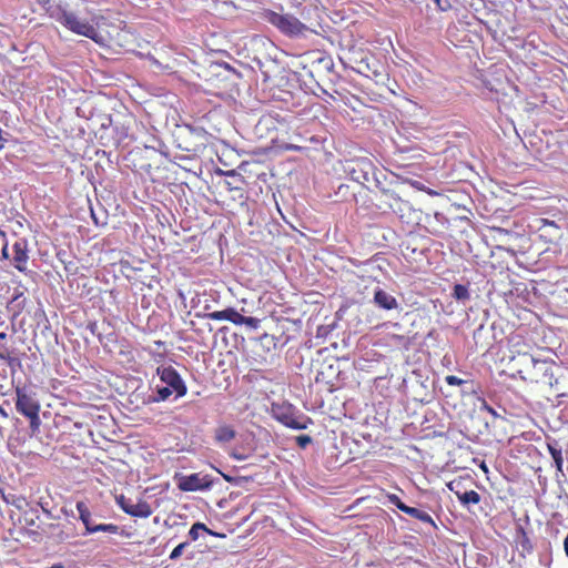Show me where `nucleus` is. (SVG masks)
Segmentation results:
<instances>
[{"label": "nucleus", "mask_w": 568, "mask_h": 568, "mask_svg": "<svg viewBox=\"0 0 568 568\" xmlns=\"http://www.w3.org/2000/svg\"><path fill=\"white\" fill-rule=\"evenodd\" d=\"M52 568H61V566H54V567H52Z\"/></svg>", "instance_id": "79ce46f5"}, {"label": "nucleus", "mask_w": 568, "mask_h": 568, "mask_svg": "<svg viewBox=\"0 0 568 568\" xmlns=\"http://www.w3.org/2000/svg\"><path fill=\"white\" fill-rule=\"evenodd\" d=\"M373 303L385 311H393L397 308V301L395 297L381 288H377V291L373 293Z\"/></svg>", "instance_id": "4468645a"}, {"label": "nucleus", "mask_w": 568, "mask_h": 568, "mask_svg": "<svg viewBox=\"0 0 568 568\" xmlns=\"http://www.w3.org/2000/svg\"><path fill=\"white\" fill-rule=\"evenodd\" d=\"M224 480H226V481H229V483H230V481H231V478H230L229 476L224 475Z\"/></svg>", "instance_id": "58836bf2"}, {"label": "nucleus", "mask_w": 568, "mask_h": 568, "mask_svg": "<svg viewBox=\"0 0 568 568\" xmlns=\"http://www.w3.org/2000/svg\"><path fill=\"white\" fill-rule=\"evenodd\" d=\"M156 375L160 377L165 386L173 388L175 392V398H182L187 393V387L180 377L179 372L171 366H160L156 368Z\"/></svg>", "instance_id": "423d86ee"}, {"label": "nucleus", "mask_w": 568, "mask_h": 568, "mask_svg": "<svg viewBox=\"0 0 568 568\" xmlns=\"http://www.w3.org/2000/svg\"><path fill=\"white\" fill-rule=\"evenodd\" d=\"M205 316H207V318L211 320V321H224L225 308L222 310V311L212 312V313H210V314H207Z\"/></svg>", "instance_id": "c85d7f7f"}, {"label": "nucleus", "mask_w": 568, "mask_h": 568, "mask_svg": "<svg viewBox=\"0 0 568 568\" xmlns=\"http://www.w3.org/2000/svg\"><path fill=\"white\" fill-rule=\"evenodd\" d=\"M21 415H23V417H26V418H29L30 430H32V433H36L39 430V427H40L39 414H21Z\"/></svg>", "instance_id": "5701e85b"}, {"label": "nucleus", "mask_w": 568, "mask_h": 568, "mask_svg": "<svg viewBox=\"0 0 568 568\" xmlns=\"http://www.w3.org/2000/svg\"><path fill=\"white\" fill-rule=\"evenodd\" d=\"M116 505L120 507L121 511L132 517L146 519L152 515V508H150L149 503L144 500H139L133 504L131 499L124 497V495H119L116 496Z\"/></svg>", "instance_id": "6e6552de"}, {"label": "nucleus", "mask_w": 568, "mask_h": 568, "mask_svg": "<svg viewBox=\"0 0 568 568\" xmlns=\"http://www.w3.org/2000/svg\"><path fill=\"white\" fill-rule=\"evenodd\" d=\"M4 326H6V323L3 322V320H1V316H0V329H1L2 327H4Z\"/></svg>", "instance_id": "4c0bfd02"}, {"label": "nucleus", "mask_w": 568, "mask_h": 568, "mask_svg": "<svg viewBox=\"0 0 568 568\" xmlns=\"http://www.w3.org/2000/svg\"><path fill=\"white\" fill-rule=\"evenodd\" d=\"M414 186H415V189L425 187V186L420 185L418 182H414Z\"/></svg>", "instance_id": "e433bc0d"}, {"label": "nucleus", "mask_w": 568, "mask_h": 568, "mask_svg": "<svg viewBox=\"0 0 568 568\" xmlns=\"http://www.w3.org/2000/svg\"><path fill=\"white\" fill-rule=\"evenodd\" d=\"M387 501H389L390 505L396 507L397 509H404V508H410L412 506H407L404 504L400 498L397 497L395 494L387 495Z\"/></svg>", "instance_id": "a878e982"}, {"label": "nucleus", "mask_w": 568, "mask_h": 568, "mask_svg": "<svg viewBox=\"0 0 568 568\" xmlns=\"http://www.w3.org/2000/svg\"><path fill=\"white\" fill-rule=\"evenodd\" d=\"M547 449L548 454H550L551 459H554L555 463V469L559 471L560 474L564 473L561 467L564 466V456H561V449L556 446V443H547Z\"/></svg>", "instance_id": "f3484780"}, {"label": "nucleus", "mask_w": 568, "mask_h": 568, "mask_svg": "<svg viewBox=\"0 0 568 568\" xmlns=\"http://www.w3.org/2000/svg\"><path fill=\"white\" fill-rule=\"evenodd\" d=\"M296 442H298L300 447H305L307 444L312 442L308 435H300L296 437Z\"/></svg>", "instance_id": "c756f323"}, {"label": "nucleus", "mask_w": 568, "mask_h": 568, "mask_svg": "<svg viewBox=\"0 0 568 568\" xmlns=\"http://www.w3.org/2000/svg\"><path fill=\"white\" fill-rule=\"evenodd\" d=\"M224 321L231 322L232 324L239 326L246 325L248 328L254 329H256L261 323L258 318L253 316H243L232 307L226 308V317H224Z\"/></svg>", "instance_id": "ddd939ff"}, {"label": "nucleus", "mask_w": 568, "mask_h": 568, "mask_svg": "<svg viewBox=\"0 0 568 568\" xmlns=\"http://www.w3.org/2000/svg\"><path fill=\"white\" fill-rule=\"evenodd\" d=\"M452 297L457 301H467L469 300V290L463 284H456L454 285V290H452Z\"/></svg>", "instance_id": "aec40b11"}, {"label": "nucleus", "mask_w": 568, "mask_h": 568, "mask_svg": "<svg viewBox=\"0 0 568 568\" xmlns=\"http://www.w3.org/2000/svg\"><path fill=\"white\" fill-rule=\"evenodd\" d=\"M14 394H17V402H14V406H17L18 414H20V415L39 414L40 404L33 397V395L29 394L22 387L14 388Z\"/></svg>", "instance_id": "1a4fd4ad"}, {"label": "nucleus", "mask_w": 568, "mask_h": 568, "mask_svg": "<svg viewBox=\"0 0 568 568\" xmlns=\"http://www.w3.org/2000/svg\"><path fill=\"white\" fill-rule=\"evenodd\" d=\"M262 18L284 36L298 37L306 31V26L294 16L280 14L271 9H265L262 12Z\"/></svg>", "instance_id": "f03ea898"}, {"label": "nucleus", "mask_w": 568, "mask_h": 568, "mask_svg": "<svg viewBox=\"0 0 568 568\" xmlns=\"http://www.w3.org/2000/svg\"><path fill=\"white\" fill-rule=\"evenodd\" d=\"M481 469H484V471L486 473V466H485V464H481Z\"/></svg>", "instance_id": "a19ab883"}, {"label": "nucleus", "mask_w": 568, "mask_h": 568, "mask_svg": "<svg viewBox=\"0 0 568 568\" xmlns=\"http://www.w3.org/2000/svg\"><path fill=\"white\" fill-rule=\"evenodd\" d=\"M75 510L79 514V520L83 523L84 529H87V534L94 532H110L118 534L119 527L113 524H92L91 523V513L88 509V506L83 501L75 503Z\"/></svg>", "instance_id": "0eeeda50"}, {"label": "nucleus", "mask_w": 568, "mask_h": 568, "mask_svg": "<svg viewBox=\"0 0 568 568\" xmlns=\"http://www.w3.org/2000/svg\"><path fill=\"white\" fill-rule=\"evenodd\" d=\"M564 552H566V556L568 557V535L566 536V539H564Z\"/></svg>", "instance_id": "72a5a7b5"}, {"label": "nucleus", "mask_w": 568, "mask_h": 568, "mask_svg": "<svg viewBox=\"0 0 568 568\" xmlns=\"http://www.w3.org/2000/svg\"><path fill=\"white\" fill-rule=\"evenodd\" d=\"M200 531H205L207 534H212L206 526L202 523H195L191 526L190 531H187V536H190L191 541H196L200 537Z\"/></svg>", "instance_id": "412c9836"}, {"label": "nucleus", "mask_w": 568, "mask_h": 568, "mask_svg": "<svg viewBox=\"0 0 568 568\" xmlns=\"http://www.w3.org/2000/svg\"><path fill=\"white\" fill-rule=\"evenodd\" d=\"M399 511L404 513L405 515H407L409 517H413V518L419 520L423 524H428L433 527H436V524H434V519H432L430 515L416 508V507L399 509Z\"/></svg>", "instance_id": "2eb2a0df"}, {"label": "nucleus", "mask_w": 568, "mask_h": 568, "mask_svg": "<svg viewBox=\"0 0 568 568\" xmlns=\"http://www.w3.org/2000/svg\"><path fill=\"white\" fill-rule=\"evenodd\" d=\"M0 361L8 364L9 367H12L16 363H18V358L12 355V351H10L9 347L2 343H0Z\"/></svg>", "instance_id": "6ab92c4d"}, {"label": "nucleus", "mask_w": 568, "mask_h": 568, "mask_svg": "<svg viewBox=\"0 0 568 568\" xmlns=\"http://www.w3.org/2000/svg\"><path fill=\"white\" fill-rule=\"evenodd\" d=\"M447 488L448 490L452 491V494L454 495H459V494H466L468 493L469 490H464L462 488V481L460 479H454L452 480L450 483L447 484Z\"/></svg>", "instance_id": "b1692460"}, {"label": "nucleus", "mask_w": 568, "mask_h": 568, "mask_svg": "<svg viewBox=\"0 0 568 568\" xmlns=\"http://www.w3.org/2000/svg\"><path fill=\"white\" fill-rule=\"evenodd\" d=\"M381 204L378 209L382 211H390L403 217L404 213L409 211V203L400 197L397 189H381Z\"/></svg>", "instance_id": "39448f33"}, {"label": "nucleus", "mask_w": 568, "mask_h": 568, "mask_svg": "<svg viewBox=\"0 0 568 568\" xmlns=\"http://www.w3.org/2000/svg\"><path fill=\"white\" fill-rule=\"evenodd\" d=\"M387 501H389L390 505L396 507L397 509H404V508H410L412 506H407L404 504L400 498L397 497L395 494L387 495Z\"/></svg>", "instance_id": "393cba45"}, {"label": "nucleus", "mask_w": 568, "mask_h": 568, "mask_svg": "<svg viewBox=\"0 0 568 568\" xmlns=\"http://www.w3.org/2000/svg\"><path fill=\"white\" fill-rule=\"evenodd\" d=\"M172 394H175L172 387H156V395H154L153 402H165Z\"/></svg>", "instance_id": "4be33fe9"}, {"label": "nucleus", "mask_w": 568, "mask_h": 568, "mask_svg": "<svg viewBox=\"0 0 568 568\" xmlns=\"http://www.w3.org/2000/svg\"><path fill=\"white\" fill-rule=\"evenodd\" d=\"M7 333L4 331H0V341H6Z\"/></svg>", "instance_id": "c9c22d12"}, {"label": "nucleus", "mask_w": 568, "mask_h": 568, "mask_svg": "<svg viewBox=\"0 0 568 568\" xmlns=\"http://www.w3.org/2000/svg\"><path fill=\"white\" fill-rule=\"evenodd\" d=\"M58 22L65 27L67 30L78 36H83L92 40L97 39V28L88 22V20L79 19L71 12L63 11L62 14L58 16Z\"/></svg>", "instance_id": "20e7f679"}, {"label": "nucleus", "mask_w": 568, "mask_h": 568, "mask_svg": "<svg viewBox=\"0 0 568 568\" xmlns=\"http://www.w3.org/2000/svg\"><path fill=\"white\" fill-rule=\"evenodd\" d=\"M456 498L464 507L478 505L479 501H481V497H479V494L476 490H468L466 493L456 495Z\"/></svg>", "instance_id": "a211bd4d"}, {"label": "nucleus", "mask_w": 568, "mask_h": 568, "mask_svg": "<svg viewBox=\"0 0 568 568\" xmlns=\"http://www.w3.org/2000/svg\"><path fill=\"white\" fill-rule=\"evenodd\" d=\"M187 546H189L187 541H183V542L179 544L178 547H175L174 550H172L171 556H169V558H171V560L179 559V557L182 556L183 549L187 548Z\"/></svg>", "instance_id": "bb28decb"}, {"label": "nucleus", "mask_w": 568, "mask_h": 568, "mask_svg": "<svg viewBox=\"0 0 568 568\" xmlns=\"http://www.w3.org/2000/svg\"><path fill=\"white\" fill-rule=\"evenodd\" d=\"M0 236L6 237L3 232H0ZM2 241H4V244H2V248H0V254H2V257H4V260H9V248H7L6 239H2Z\"/></svg>", "instance_id": "7c9ffc66"}, {"label": "nucleus", "mask_w": 568, "mask_h": 568, "mask_svg": "<svg viewBox=\"0 0 568 568\" xmlns=\"http://www.w3.org/2000/svg\"><path fill=\"white\" fill-rule=\"evenodd\" d=\"M373 170V163L367 159H357L351 162L347 174L351 180L357 182L359 185H364L369 182V173Z\"/></svg>", "instance_id": "9d476101"}, {"label": "nucleus", "mask_w": 568, "mask_h": 568, "mask_svg": "<svg viewBox=\"0 0 568 568\" xmlns=\"http://www.w3.org/2000/svg\"><path fill=\"white\" fill-rule=\"evenodd\" d=\"M14 270L20 273H27L28 264V242L21 237L13 243V256H11Z\"/></svg>", "instance_id": "f8f14e48"}, {"label": "nucleus", "mask_w": 568, "mask_h": 568, "mask_svg": "<svg viewBox=\"0 0 568 568\" xmlns=\"http://www.w3.org/2000/svg\"><path fill=\"white\" fill-rule=\"evenodd\" d=\"M272 416L280 424L295 430H303L310 422L308 417L296 412V408L287 403L272 404Z\"/></svg>", "instance_id": "7ed1b4c3"}, {"label": "nucleus", "mask_w": 568, "mask_h": 568, "mask_svg": "<svg viewBox=\"0 0 568 568\" xmlns=\"http://www.w3.org/2000/svg\"><path fill=\"white\" fill-rule=\"evenodd\" d=\"M234 436H236V433L231 426L224 425L215 428L214 438L215 442L220 444H226L232 442L234 439Z\"/></svg>", "instance_id": "dca6fc26"}, {"label": "nucleus", "mask_w": 568, "mask_h": 568, "mask_svg": "<svg viewBox=\"0 0 568 568\" xmlns=\"http://www.w3.org/2000/svg\"><path fill=\"white\" fill-rule=\"evenodd\" d=\"M210 485L212 483L206 477L200 476V474L182 476L178 481V488L181 491L207 490Z\"/></svg>", "instance_id": "9b49d317"}, {"label": "nucleus", "mask_w": 568, "mask_h": 568, "mask_svg": "<svg viewBox=\"0 0 568 568\" xmlns=\"http://www.w3.org/2000/svg\"><path fill=\"white\" fill-rule=\"evenodd\" d=\"M506 372L514 379L552 388L556 377L552 372L556 364L552 359L538 358L531 354L530 342L519 333L508 337V355L503 358Z\"/></svg>", "instance_id": "f257e3e1"}, {"label": "nucleus", "mask_w": 568, "mask_h": 568, "mask_svg": "<svg viewBox=\"0 0 568 568\" xmlns=\"http://www.w3.org/2000/svg\"><path fill=\"white\" fill-rule=\"evenodd\" d=\"M418 190L425 192L429 196H437V195H439V193H437L436 191H434V190H432L429 187H418Z\"/></svg>", "instance_id": "473e14b6"}, {"label": "nucleus", "mask_w": 568, "mask_h": 568, "mask_svg": "<svg viewBox=\"0 0 568 568\" xmlns=\"http://www.w3.org/2000/svg\"><path fill=\"white\" fill-rule=\"evenodd\" d=\"M224 175H226V176H235V175H237V173H236V171L231 170V171L224 172Z\"/></svg>", "instance_id": "f704fd0d"}, {"label": "nucleus", "mask_w": 568, "mask_h": 568, "mask_svg": "<svg viewBox=\"0 0 568 568\" xmlns=\"http://www.w3.org/2000/svg\"><path fill=\"white\" fill-rule=\"evenodd\" d=\"M2 139H3V136H0V140H2Z\"/></svg>", "instance_id": "37998d69"}, {"label": "nucleus", "mask_w": 568, "mask_h": 568, "mask_svg": "<svg viewBox=\"0 0 568 568\" xmlns=\"http://www.w3.org/2000/svg\"><path fill=\"white\" fill-rule=\"evenodd\" d=\"M521 531H523V530H520V532H521ZM525 536H527V532L523 531V532H521V537H524V538H525Z\"/></svg>", "instance_id": "ea45409f"}, {"label": "nucleus", "mask_w": 568, "mask_h": 568, "mask_svg": "<svg viewBox=\"0 0 568 568\" xmlns=\"http://www.w3.org/2000/svg\"><path fill=\"white\" fill-rule=\"evenodd\" d=\"M436 7H438L439 11H446L449 9L448 0H435Z\"/></svg>", "instance_id": "2f4dec72"}, {"label": "nucleus", "mask_w": 568, "mask_h": 568, "mask_svg": "<svg viewBox=\"0 0 568 568\" xmlns=\"http://www.w3.org/2000/svg\"><path fill=\"white\" fill-rule=\"evenodd\" d=\"M445 383H447L448 386H462L465 384V381L454 375H447Z\"/></svg>", "instance_id": "cd10ccee"}]
</instances>
